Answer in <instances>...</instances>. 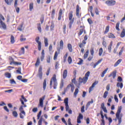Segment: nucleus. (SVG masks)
<instances>
[{
    "label": "nucleus",
    "instance_id": "f704fd0d",
    "mask_svg": "<svg viewBox=\"0 0 125 125\" xmlns=\"http://www.w3.org/2000/svg\"><path fill=\"white\" fill-rule=\"evenodd\" d=\"M4 75L5 77L8 79H10V78H11V74H10L9 72L5 73Z\"/></svg>",
    "mask_w": 125,
    "mask_h": 125
},
{
    "label": "nucleus",
    "instance_id": "bb28decb",
    "mask_svg": "<svg viewBox=\"0 0 125 125\" xmlns=\"http://www.w3.org/2000/svg\"><path fill=\"white\" fill-rule=\"evenodd\" d=\"M103 60V59H101L97 62H96L95 64H94L93 68H96V66H97V65H99V64H100V63H101V62H102Z\"/></svg>",
    "mask_w": 125,
    "mask_h": 125
},
{
    "label": "nucleus",
    "instance_id": "c03bdc74",
    "mask_svg": "<svg viewBox=\"0 0 125 125\" xmlns=\"http://www.w3.org/2000/svg\"><path fill=\"white\" fill-rule=\"evenodd\" d=\"M103 41L102 42V44L104 47H106L107 46V42H106V41H105V37H104L103 38Z\"/></svg>",
    "mask_w": 125,
    "mask_h": 125
},
{
    "label": "nucleus",
    "instance_id": "cd10ccee",
    "mask_svg": "<svg viewBox=\"0 0 125 125\" xmlns=\"http://www.w3.org/2000/svg\"><path fill=\"white\" fill-rule=\"evenodd\" d=\"M20 55H22V54H25V48L21 47V51L19 52Z\"/></svg>",
    "mask_w": 125,
    "mask_h": 125
},
{
    "label": "nucleus",
    "instance_id": "09e8293b",
    "mask_svg": "<svg viewBox=\"0 0 125 125\" xmlns=\"http://www.w3.org/2000/svg\"><path fill=\"white\" fill-rule=\"evenodd\" d=\"M78 93H79V88H76L74 93V97H77V95H78Z\"/></svg>",
    "mask_w": 125,
    "mask_h": 125
},
{
    "label": "nucleus",
    "instance_id": "0eeeda50",
    "mask_svg": "<svg viewBox=\"0 0 125 125\" xmlns=\"http://www.w3.org/2000/svg\"><path fill=\"white\" fill-rule=\"evenodd\" d=\"M105 4L108 6H113L116 4V0H108L105 1Z\"/></svg>",
    "mask_w": 125,
    "mask_h": 125
},
{
    "label": "nucleus",
    "instance_id": "052dcab7",
    "mask_svg": "<svg viewBox=\"0 0 125 125\" xmlns=\"http://www.w3.org/2000/svg\"><path fill=\"white\" fill-rule=\"evenodd\" d=\"M68 57V53H66L65 55L63 56V61L64 62H66L67 58Z\"/></svg>",
    "mask_w": 125,
    "mask_h": 125
},
{
    "label": "nucleus",
    "instance_id": "a211bd4d",
    "mask_svg": "<svg viewBox=\"0 0 125 125\" xmlns=\"http://www.w3.org/2000/svg\"><path fill=\"white\" fill-rule=\"evenodd\" d=\"M85 44H86V42L84 41H82V42L79 44V47L80 48H83L85 46Z\"/></svg>",
    "mask_w": 125,
    "mask_h": 125
},
{
    "label": "nucleus",
    "instance_id": "603ef678",
    "mask_svg": "<svg viewBox=\"0 0 125 125\" xmlns=\"http://www.w3.org/2000/svg\"><path fill=\"white\" fill-rule=\"evenodd\" d=\"M92 103H93V99H92L91 101L88 102L87 103L86 107H88L89 106H90V104H92Z\"/></svg>",
    "mask_w": 125,
    "mask_h": 125
},
{
    "label": "nucleus",
    "instance_id": "9d476101",
    "mask_svg": "<svg viewBox=\"0 0 125 125\" xmlns=\"http://www.w3.org/2000/svg\"><path fill=\"white\" fill-rule=\"evenodd\" d=\"M98 84V81H95L93 83L92 85L89 88V93H90L91 91L93 90V87H94L95 86Z\"/></svg>",
    "mask_w": 125,
    "mask_h": 125
},
{
    "label": "nucleus",
    "instance_id": "de8ad7c7",
    "mask_svg": "<svg viewBox=\"0 0 125 125\" xmlns=\"http://www.w3.org/2000/svg\"><path fill=\"white\" fill-rule=\"evenodd\" d=\"M11 43L13 44L14 42H15V40L14 39V36H13V35H11Z\"/></svg>",
    "mask_w": 125,
    "mask_h": 125
},
{
    "label": "nucleus",
    "instance_id": "774afa93",
    "mask_svg": "<svg viewBox=\"0 0 125 125\" xmlns=\"http://www.w3.org/2000/svg\"><path fill=\"white\" fill-rule=\"evenodd\" d=\"M50 31H53L54 30V24H52L50 27Z\"/></svg>",
    "mask_w": 125,
    "mask_h": 125
},
{
    "label": "nucleus",
    "instance_id": "58836bf2",
    "mask_svg": "<svg viewBox=\"0 0 125 125\" xmlns=\"http://www.w3.org/2000/svg\"><path fill=\"white\" fill-rule=\"evenodd\" d=\"M27 107V105H21L19 108V110L21 112H25V111H24V109L23 108V107Z\"/></svg>",
    "mask_w": 125,
    "mask_h": 125
},
{
    "label": "nucleus",
    "instance_id": "338daca9",
    "mask_svg": "<svg viewBox=\"0 0 125 125\" xmlns=\"http://www.w3.org/2000/svg\"><path fill=\"white\" fill-rule=\"evenodd\" d=\"M20 41H21V42H24V41H26V38H23L22 34H21V36Z\"/></svg>",
    "mask_w": 125,
    "mask_h": 125
},
{
    "label": "nucleus",
    "instance_id": "680f3d73",
    "mask_svg": "<svg viewBox=\"0 0 125 125\" xmlns=\"http://www.w3.org/2000/svg\"><path fill=\"white\" fill-rule=\"evenodd\" d=\"M10 83L11 84H16V82L14 80V79H11L10 80Z\"/></svg>",
    "mask_w": 125,
    "mask_h": 125
},
{
    "label": "nucleus",
    "instance_id": "5701e85b",
    "mask_svg": "<svg viewBox=\"0 0 125 125\" xmlns=\"http://www.w3.org/2000/svg\"><path fill=\"white\" fill-rule=\"evenodd\" d=\"M61 18H62V9H60L59 10L58 20L60 21V20H61Z\"/></svg>",
    "mask_w": 125,
    "mask_h": 125
},
{
    "label": "nucleus",
    "instance_id": "72a5a7b5",
    "mask_svg": "<svg viewBox=\"0 0 125 125\" xmlns=\"http://www.w3.org/2000/svg\"><path fill=\"white\" fill-rule=\"evenodd\" d=\"M120 37L121 38H125V28H124L122 30L121 33L120 34Z\"/></svg>",
    "mask_w": 125,
    "mask_h": 125
},
{
    "label": "nucleus",
    "instance_id": "a18cd8bd",
    "mask_svg": "<svg viewBox=\"0 0 125 125\" xmlns=\"http://www.w3.org/2000/svg\"><path fill=\"white\" fill-rule=\"evenodd\" d=\"M108 94H109V92H108V91H105L104 92L103 95V97L104 99H106V98H107V96H108Z\"/></svg>",
    "mask_w": 125,
    "mask_h": 125
},
{
    "label": "nucleus",
    "instance_id": "b1692460",
    "mask_svg": "<svg viewBox=\"0 0 125 125\" xmlns=\"http://www.w3.org/2000/svg\"><path fill=\"white\" fill-rule=\"evenodd\" d=\"M25 116H26V112L25 111H22L20 113V118L21 119H24Z\"/></svg>",
    "mask_w": 125,
    "mask_h": 125
},
{
    "label": "nucleus",
    "instance_id": "4c0bfd02",
    "mask_svg": "<svg viewBox=\"0 0 125 125\" xmlns=\"http://www.w3.org/2000/svg\"><path fill=\"white\" fill-rule=\"evenodd\" d=\"M109 30H110V26L107 25V26L106 27L105 30L104 32V35H106V34H107V33H108Z\"/></svg>",
    "mask_w": 125,
    "mask_h": 125
},
{
    "label": "nucleus",
    "instance_id": "9b49d317",
    "mask_svg": "<svg viewBox=\"0 0 125 125\" xmlns=\"http://www.w3.org/2000/svg\"><path fill=\"white\" fill-rule=\"evenodd\" d=\"M45 99V96H43L42 98H41L39 99V105L41 106L42 108L43 107V101Z\"/></svg>",
    "mask_w": 125,
    "mask_h": 125
},
{
    "label": "nucleus",
    "instance_id": "ddd939ff",
    "mask_svg": "<svg viewBox=\"0 0 125 125\" xmlns=\"http://www.w3.org/2000/svg\"><path fill=\"white\" fill-rule=\"evenodd\" d=\"M68 98H66V99H64V103L65 104V109L66 111H68V109H69V104L68 103Z\"/></svg>",
    "mask_w": 125,
    "mask_h": 125
},
{
    "label": "nucleus",
    "instance_id": "dca6fc26",
    "mask_svg": "<svg viewBox=\"0 0 125 125\" xmlns=\"http://www.w3.org/2000/svg\"><path fill=\"white\" fill-rule=\"evenodd\" d=\"M83 116L81 113H80L77 117V123L81 124L82 123L81 119L83 120Z\"/></svg>",
    "mask_w": 125,
    "mask_h": 125
},
{
    "label": "nucleus",
    "instance_id": "5fc2aeb1",
    "mask_svg": "<svg viewBox=\"0 0 125 125\" xmlns=\"http://www.w3.org/2000/svg\"><path fill=\"white\" fill-rule=\"evenodd\" d=\"M59 66V62H56L55 64V68L56 70L58 69V66Z\"/></svg>",
    "mask_w": 125,
    "mask_h": 125
},
{
    "label": "nucleus",
    "instance_id": "1a4fd4ad",
    "mask_svg": "<svg viewBox=\"0 0 125 125\" xmlns=\"http://www.w3.org/2000/svg\"><path fill=\"white\" fill-rule=\"evenodd\" d=\"M38 76L39 77L40 80L42 79V67L41 65L38 70Z\"/></svg>",
    "mask_w": 125,
    "mask_h": 125
},
{
    "label": "nucleus",
    "instance_id": "7c9ffc66",
    "mask_svg": "<svg viewBox=\"0 0 125 125\" xmlns=\"http://www.w3.org/2000/svg\"><path fill=\"white\" fill-rule=\"evenodd\" d=\"M44 42L45 44V47L48 46V40L46 38H44Z\"/></svg>",
    "mask_w": 125,
    "mask_h": 125
},
{
    "label": "nucleus",
    "instance_id": "2f4dec72",
    "mask_svg": "<svg viewBox=\"0 0 125 125\" xmlns=\"http://www.w3.org/2000/svg\"><path fill=\"white\" fill-rule=\"evenodd\" d=\"M34 9V3L31 2L29 4V11H32Z\"/></svg>",
    "mask_w": 125,
    "mask_h": 125
},
{
    "label": "nucleus",
    "instance_id": "473e14b6",
    "mask_svg": "<svg viewBox=\"0 0 125 125\" xmlns=\"http://www.w3.org/2000/svg\"><path fill=\"white\" fill-rule=\"evenodd\" d=\"M88 54H89V51L88 50L83 55V59H86V58H87V56H88Z\"/></svg>",
    "mask_w": 125,
    "mask_h": 125
},
{
    "label": "nucleus",
    "instance_id": "3c124183",
    "mask_svg": "<svg viewBox=\"0 0 125 125\" xmlns=\"http://www.w3.org/2000/svg\"><path fill=\"white\" fill-rule=\"evenodd\" d=\"M83 29H80L79 32L78 33V36L80 37L81 36H82V35H83Z\"/></svg>",
    "mask_w": 125,
    "mask_h": 125
},
{
    "label": "nucleus",
    "instance_id": "13d9d810",
    "mask_svg": "<svg viewBox=\"0 0 125 125\" xmlns=\"http://www.w3.org/2000/svg\"><path fill=\"white\" fill-rule=\"evenodd\" d=\"M42 117H41L38 122V125H42Z\"/></svg>",
    "mask_w": 125,
    "mask_h": 125
},
{
    "label": "nucleus",
    "instance_id": "4be33fe9",
    "mask_svg": "<svg viewBox=\"0 0 125 125\" xmlns=\"http://www.w3.org/2000/svg\"><path fill=\"white\" fill-rule=\"evenodd\" d=\"M67 48L69 52H73V47L72 46V44L71 43L67 44Z\"/></svg>",
    "mask_w": 125,
    "mask_h": 125
},
{
    "label": "nucleus",
    "instance_id": "c9c22d12",
    "mask_svg": "<svg viewBox=\"0 0 125 125\" xmlns=\"http://www.w3.org/2000/svg\"><path fill=\"white\" fill-rule=\"evenodd\" d=\"M40 63H41V61L40 60V58H38L37 59L36 62L35 63V66L38 67V66H39Z\"/></svg>",
    "mask_w": 125,
    "mask_h": 125
},
{
    "label": "nucleus",
    "instance_id": "aec40b11",
    "mask_svg": "<svg viewBox=\"0 0 125 125\" xmlns=\"http://www.w3.org/2000/svg\"><path fill=\"white\" fill-rule=\"evenodd\" d=\"M67 75H68V71L67 69L63 70V74H62V78L63 79H65L67 78Z\"/></svg>",
    "mask_w": 125,
    "mask_h": 125
},
{
    "label": "nucleus",
    "instance_id": "6e6d98bb",
    "mask_svg": "<svg viewBox=\"0 0 125 125\" xmlns=\"http://www.w3.org/2000/svg\"><path fill=\"white\" fill-rule=\"evenodd\" d=\"M119 27H120V22H117L116 25V29L117 31H120Z\"/></svg>",
    "mask_w": 125,
    "mask_h": 125
},
{
    "label": "nucleus",
    "instance_id": "ea45409f",
    "mask_svg": "<svg viewBox=\"0 0 125 125\" xmlns=\"http://www.w3.org/2000/svg\"><path fill=\"white\" fill-rule=\"evenodd\" d=\"M103 53V48L101 47L99 50V56H102Z\"/></svg>",
    "mask_w": 125,
    "mask_h": 125
},
{
    "label": "nucleus",
    "instance_id": "2eb2a0df",
    "mask_svg": "<svg viewBox=\"0 0 125 125\" xmlns=\"http://www.w3.org/2000/svg\"><path fill=\"white\" fill-rule=\"evenodd\" d=\"M101 109L103 110L104 113H108V111L107 110V108L105 106V103H103L101 104Z\"/></svg>",
    "mask_w": 125,
    "mask_h": 125
},
{
    "label": "nucleus",
    "instance_id": "412c9836",
    "mask_svg": "<svg viewBox=\"0 0 125 125\" xmlns=\"http://www.w3.org/2000/svg\"><path fill=\"white\" fill-rule=\"evenodd\" d=\"M113 77V79H115L116 76H117V71H113L112 73H111L109 76V78H110V77Z\"/></svg>",
    "mask_w": 125,
    "mask_h": 125
},
{
    "label": "nucleus",
    "instance_id": "e2e57ef3",
    "mask_svg": "<svg viewBox=\"0 0 125 125\" xmlns=\"http://www.w3.org/2000/svg\"><path fill=\"white\" fill-rule=\"evenodd\" d=\"M22 28H23V24H21L19 27H18V31H20L21 32L22 31Z\"/></svg>",
    "mask_w": 125,
    "mask_h": 125
},
{
    "label": "nucleus",
    "instance_id": "6e6552de",
    "mask_svg": "<svg viewBox=\"0 0 125 125\" xmlns=\"http://www.w3.org/2000/svg\"><path fill=\"white\" fill-rule=\"evenodd\" d=\"M76 15L78 18H81V16H82V14L80 13V6L79 5L76 6Z\"/></svg>",
    "mask_w": 125,
    "mask_h": 125
},
{
    "label": "nucleus",
    "instance_id": "864d4df0",
    "mask_svg": "<svg viewBox=\"0 0 125 125\" xmlns=\"http://www.w3.org/2000/svg\"><path fill=\"white\" fill-rule=\"evenodd\" d=\"M79 60H80L79 62H78V65H82L83 63V60L82 59V58H79Z\"/></svg>",
    "mask_w": 125,
    "mask_h": 125
},
{
    "label": "nucleus",
    "instance_id": "f257e3e1",
    "mask_svg": "<svg viewBox=\"0 0 125 125\" xmlns=\"http://www.w3.org/2000/svg\"><path fill=\"white\" fill-rule=\"evenodd\" d=\"M64 47V42H63V40H61L60 42V46L57 48V51H56L55 53V55L54 56V60H56L57 59V57L58 56V54H60V52H61V50H63V48Z\"/></svg>",
    "mask_w": 125,
    "mask_h": 125
},
{
    "label": "nucleus",
    "instance_id": "f3484780",
    "mask_svg": "<svg viewBox=\"0 0 125 125\" xmlns=\"http://www.w3.org/2000/svg\"><path fill=\"white\" fill-rule=\"evenodd\" d=\"M18 2L17 0H16V1L14 2V7L16 8V11L17 13H19V12L20 11V8L18 7H17L18 5Z\"/></svg>",
    "mask_w": 125,
    "mask_h": 125
},
{
    "label": "nucleus",
    "instance_id": "f8f14e48",
    "mask_svg": "<svg viewBox=\"0 0 125 125\" xmlns=\"http://www.w3.org/2000/svg\"><path fill=\"white\" fill-rule=\"evenodd\" d=\"M70 88H71V92H74V90L75 89V85H74V84L71 83L67 85L66 87V89L68 90V89H70Z\"/></svg>",
    "mask_w": 125,
    "mask_h": 125
},
{
    "label": "nucleus",
    "instance_id": "4468645a",
    "mask_svg": "<svg viewBox=\"0 0 125 125\" xmlns=\"http://www.w3.org/2000/svg\"><path fill=\"white\" fill-rule=\"evenodd\" d=\"M0 28H2L3 30H6V24L1 20L0 19Z\"/></svg>",
    "mask_w": 125,
    "mask_h": 125
},
{
    "label": "nucleus",
    "instance_id": "c756f323",
    "mask_svg": "<svg viewBox=\"0 0 125 125\" xmlns=\"http://www.w3.org/2000/svg\"><path fill=\"white\" fill-rule=\"evenodd\" d=\"M122 61H123V60L122 59H120L119 60H118L114 64V67H117V66H118V65H119V64H120L121 62H122Z\"/></svg>",
    "mask_w": 125,
    "mask_h": 125
},
{
    "label": "nucleus",
    "instance_id": "c85d7f7f",
    "mask_svg": "<svg viewBox=\"0 0 125 125\" xmlns=\"http://www.w3.org/2000/svg\"><path fill=\"white\" fill-rule=\"evenodd\" d=\"M46 88V79H45L43 82V89L45 90Z\"/></svg>",
    "mask_w": 125,
    "mask_h": 125
},
{
    "label": "nucleus",
    "instance_id": "6ab92c4d",
    "mask_svg": "<svg viewBox=\"0 0 125 125\" xmlns=\"http://www.w3.org/2000/svg\"><path fill=\"white\" fill-rule=\"evenodd\" d=\"M112 46H113V41H111L110 42V44L108 46L107 49L108 51V52L111 53L112 51Z\"/></svg>",
    "mask_w": 125,
    "mask_h": 125
},
{
    "label": "nucleus",
    "instance_id": "20e7f679",
    "mask_svg": "<svg viewBox=\"0 0 125 125\" xmlns=\"http://www.w3.org/2000/svg\"><path fill=\"white\" fill-rule=\"evenodd\" d=\"M122 112V107L118 108L117 111L116 113V118L118 120V125H120L122 124V116L121 115Z\"/></svg>",
    "mask_w": 125,
    "mask_h": 125
},
{
    "label": "nucleus",
    "instance_id": "a19ab883",
    "mask_svg": "<svg viewBox=\"0 0 125 125\" xmlns=\"http://www.w3.org/2000/svg\"><path fill=\"white\" fill-rule=\"evenodd\" d=\"M12 115L14 118H17L18 117V113L16 111H13L12 112Z\"/></svg>",
    "mask_w": 125,
    "mask_h": 125
},
{
    "label": "nucleus",
    "instance_id": "49530a36",
    "mask_svg": "<svg viewBox=\"0 0 125 125\" xmlns=\"http://www.w3.org/2000/svg\"><path fill=\"white\" fill-rule=\"evenodd\" d=\"M108 68H107L106 69H105L102 73V75H101V77L102 78H103L104 77V76H105V74L106 73H107V71H108Z\"/></svg>",
    "mask_w": 125,
    "mask_h": 125
},
{
    "label": "nucleus",
    "instance_id": "69168bd1",
    "mask_svg": "<svg viewBox=\"0 0 125 125\" xmlns=\"http://www.w3.org/2000/svg\"><path fill=\"white\" fill-rule=\"evenodd\" d=\"M0 19L1 21H4V20H5L4 17H3L1 14H0Z\"/></svg>",
    "mask_w": 125,
    "mask_h": 125
},
{
    "label": "nucleus",
    "instance_id": "4d7b16f0",
    "mask_svg": "<svg viewBox=\"0 0 125 125\" xmlns=\"http://www.w3.org/2000/svg\"><path fill=\"white\" fill-rule=\"evenodd\" d=\"M67 61H68L69 64H71V63H72L73 60H72V58L71 57V56L68 57Z\"/></svg>",
    "mask_w": 125,
    "mask_h": 125
},
{
    "label": "nucleus",
    "instance_id": "e433bc0d",
    "mask_svg": "<svg viewBox=\"0 0 125 125\" xmlns=\"http://www.w3.org/2000/svg\"><path fill=\"white\" fill-rule=\"evenodd\" d=\"M5 2L8 5H11V3H12V1H13V0H4Z\"/></svg>",
    "mask_w": 125,
    "mask_h": 125
},
{
    "label": "nucleus",
    "instance_id": "7ed1b4c3",
    "mask_svg": "<svg viewBox=\"0 0 125 125\" xmlns=\"http://www.w3.org/2000/svg\"><path fill=\"white\" fill-rule=\"evenodd\" d=\"M89 75H90V72L88 71L85 73V76L83 78H79V83H86Z\"/></svg>",
    "mask_w": 125,
    "mask_h": 125
},
{
    "label": "nucleus",
    "instance_id": "a878e982",
    "mask_svg": "<svg viewBox=\"0 0 125 125\" xmlns=\"http://www.w3.org/2000/svg\"><path fill=\"white\" fill-rule=\"evenodd\" d=\"M107 37L109 39H116V36L112 33H109Z\"/></svg>",
    "mask_w": 125,
    "mask_h": 125
},
{
    "label": "nucleus",
    "instance_id": "0e129e2a",
    "mask_svg": "<svg viewBox=\"0 0 125 125\" xmlns=\"http://www.w3.org/2000/svg\"><path fill=\"white\" fill-rule=\"evenodd\" d=\"M41 116H42V111H40L37 115V120H40V118H41Z\"/></svg>",
    "mask_w": 125,
    "mask_h": 125
},
{
    "label": "nucleus",
    "instance_id": "8fccbe9b",
    "mask_svg": "<svg viewBox=\"0 0 125 125\" xmlns=\"http://www.w3.org/2000/svg\"><path fill=\"white\" fill-rule=\"evenodd\" d=\"M90 52L91 53V55H92V56H93V55H94V48H91Z\"/></svg>",
    "mask_w": 125,
    "mask_h": 125
},
{
    "label": "nucleus",
    "instance_id": "39448f33",
    "mask_svg": "<svg viewBox=\"0 0 125 125\" xmlns=\"http://www.w3.org/2000/svg\"><path fill=\"white\" fill-rule=\"evenodd\" d=\"M54 83V89H56V87H57V80L56 79V75L54 74L52 79L50 80V86H52V83Z\"/></svg>",
    "mask_w": 125,
    "mask_h": 125
},
{
    "label": "nucleus",
    "instance_id": "79ce46f5",
    "mask_svg": "<svg viewBox=\"0 0 125 125\" xmlns=\"http://www.w3.org/2000/svg\"><path fill=\"white\" fill-rule=\"evenodd\" d=\"M116 85L117 87H120V88H123V87L124 86V84H123L122 83H118Z\"/></svg>",
    "mask_w": 125,
    "mask_h": 125
},
{
    "label": "nucleus",
    "instance_id": "f03ea898",
    "mask_svg": "<svg viewBox=\"0 0 125 125\" xmlns=\"http://www.w3.org/2000/svg\"><path fill=\"white\" fill-rule=\"evenodd\" d=\"M73 13L74 12L72 11L68 13V18L70 21L68 23L69 29H72V25L74 24V22H75V18H73Z\"/></svg>",
    "mask_w": 125,
    "mask_h": 125
},
{
    "label": "nucleus",
    "instance_id": "bf43d9fd",
    "mask_svg": "<svg viewBox=\"0 0 125 125\" xmlns=\"http://www.w3.org/2000/svg\"><path fill=\"white\" fill-rule=\"evenodd\" d=\"M123 52H124V47H122L121 50L120 51L119 53V56H122V54H123Z\"/></svg>",
    "mask_w": 125,
    "mask_h": 125
},
{
    "label": "nucleus",
    "instance_id": "393cba45",
    "mask_svg": "<svg viewBox=\"0 0 125 125\" xmlns=\"http://www.w3.org/2000/svg\"><path fill=\"white\" fill-rule=\"evenodd\" d=\"M12 64H14V65H16L17 66H19L20 65H22V63L18 62H10V65H12Z\"/></svg>",
    "mask_w": 125,
    "mask_h": 125
},
{
    "label": "nucleus",
    "instance_id": "423d86ee",
    "mask_svg": "<svg viewBox=\"0 0 125 125\" xmlns=\"http://www.w3.org/2000/svg\"><path fill=\"white\" fill-rule=\"evenodd\" d=\"M35 42L38 43V48L39 51L42 50V42L40 41V37H37L35 39Z\"/></svg>",
    "mask_w": 125,
    "mask_h": 125
},
{
    "label": "nucleus",
    "instance_id": "37998d69",
    "mask_svg": "<svg viewBox=\"0 0 125 125\" xmlns=\"http://www.w3.org/2000/svg\"><path fill=\"white\" fill-rule=\"evenodd\" d=\"M37 28L40 33H42V26L41 23L37 24Z\"/></svg>",
    "mask_w": 125,
    "mask_h": 125
}]
</instances>
